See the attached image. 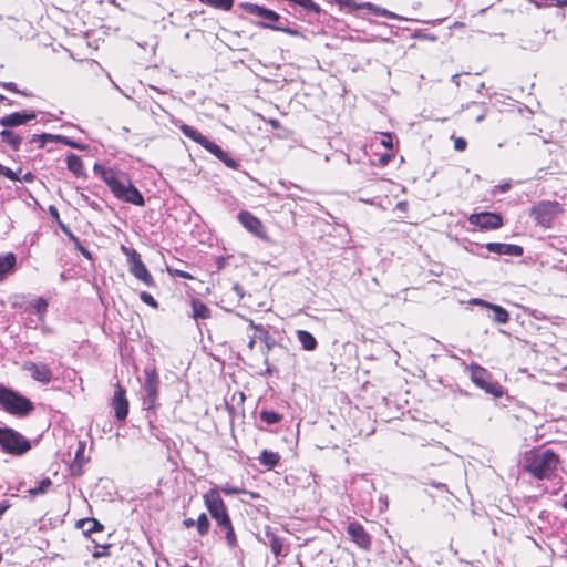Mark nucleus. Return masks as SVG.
<instances>
[{"instance_id": "10", "label": "nucleus", "mask_w": 567, "mask_h": 567, "mask_svg": "<svg viewBox=\"0 0 567 567\" xmlns=\"http://www.w3.org/2000/svg\"><path fill=\"white\" fill-rule=\"evenodd\" d=\"M143 389L145 391L144 404L145 410L156 414L157 409L159 406L158 398H159V389H161V380L159 375L155 368L146 369L144 371V384Z\"/></svg>"}, {"instance_id": "33", "label": "nucleus", "mask_w": 567, "mask_h": 567, "mask_svg": "<svg viewBox=\"0 0 567 567\" xmlns=\"http://www.w3.org/2000/svg\"><path fill=\"white\" fill-rule=\"evenodd\" d=\"M199 536H206L210 529V522L206 513H200L195 523Z\"/></svg>"}, {"instance_id": "36", "label": "nucleus", "mask_w": 567, "mask_h": 567, "mask_svg": "<svg viewBox=\"0 0 567 567\" xmlns=\"http://www.w3.org/2000/svg\"><path fill=\"white\" fill-rule=\"evenodd\" d=\"M52 141H54V135L43 133L40 135H33L30 142L38 143L39 147L42 148L45 146L47 142H52Z\"/></svg>"}, {"instance_id": "42", "label": "nucleus", "mask_w": 567, "mask_h": 567, "mask_svg": "<svg viewBox=\"0 0 567 567\" xmlns=\"http://www.w3.org/2000/svg\"><path fill=\"white\" fill-rule=\"evenodd\" d=\"M452 140L454 142V150L457 152H463L467 147V142L464 137H456L452 136Z\"/></svg>"}, {"instance_id": "58", "label": "nucleus", "mask_w": 567, "mask_h": 567, "mask_svg": "<svg viewBox=\"0 0 567 567\" xmlns=\"http://www.w3.org/2000/svg\"><path fill=\"white\" fill-rule=\"evenodd\" d=\"M0 101H2V102H3V101H6V104H8V105H12V102H11L10 100H8V99H7L6 96H3V95H0Z\"/></svg>"}, {"instance_id": "38", "label": "nucleus", "mask_w": 567, "mask_h": 567, "mask_svg": "<svg viewBox=\"0 0 567 567\" xmlns=\"http://www.w3.org/2000/svg\"><path fill=\"white\" fill-rule=\"evenodd\" d=\"M140 299L147 306H150L151 308L153 309H158L159 305L158 302L154 299V297L146 292V291H142L140 293Z\"/></svg>"}, {"instance_id": "34", "label": "nucleus", "mask_w": 567, "mask_h": 567, "mask_svg": "<svg viewBox=\"0 0 567 567\" xmlns=\"http://www.w3.org/2000/svg\"><path fill=\"white\" fill-rule=\"evenodd\" d=\"M259 417L266 424H277L281 422L282 415L272 410H261Z\"/></svg>"}, {"instance_id": "47", "label": "nucleus", "mask_w": 567, "mask_h": 567, "mask_svg": "<svg viewBox=\"0 0 567 567\" xmlns=\"http://www.w3.org/2000/svg\"><path fill=\"white\" fill-rule=\"evenodd\" d=\"M54 141L62 142L63 144L69 145L71 147H78V144L69 140L66 136L54 135Z\"/></svg>"}, {"instance_id": "12", "label": "nucleus", "mask_w": 567, "mask_h": 567, "mask_svg": "<svg viewBox=\"0 0 567 567\" xmlns=\"http://www.w3.org/2000/svg\"><path fill=\"white\" fill-rule=\"evenodd\" d=\"M238 221L241 226L257 238L268 241L269 236L264 223L248 210H240L237 215Z\"/></svg>"}, {"instance_id": "8", "label": "nucleus", "mask_w": 567, "mask_h": 567, "mask_svg": "<svg viewBox=\"0 0 567 567\" xmlns=\"http://www.w3.org/2000/svg\"><path fill=\"white\" fill-rule=\"evenodd\" d=\"M1 450L10 455L20 456L31 450V443L21 433L11 427H0Z\"/></svg>"}, {"instance_id": "31", "label": "nucleus", "mask_w": 567, "mask_h": 567, "mask_svg": "<svg viewBox=\"0 0 567 567\" xmlns=\"http://www.w3.org/2000/svg\"><path fill=\"white\" fill-rule=\"evenodd\" d=\"M48 306V301L43 297H38L31 301V307L41 321L44 320Z\"/></svg>"}, {"instance_id": "56", "label": "nucleus", "mask_w": 567, "mask_h": 567, "mask_svg": "<svg viewBox=\"0 0 567 567\" xmlns=\"http://www.w3.org/2000/svg\"><path fill=\"white\" fill-rule=\"evenodd\" d=\"M498 187H499L501 192L505 193L511 188V185L504 184V185H499Z\"/></svg>"}, {"instance_id": "7", "label": "nucleus", "mask_w": 567, "mask_h": 567, "mask_svg": "<svg viewBox=\"0 0 567 567\" xmlns=\"http://www.w3.org/2000/svg\"><path fill=\"white\" fill-rule=\"evenodd\" d=\"M120 250L126 256L130 274L148 288L156 287V281L142 260L141 254L125 245H121Z\"/></svg>"}, {"instance_id": "55", "label": "nucleus", "mask_w": 567, "mask_h": 567, "mask_svg": "<svg viewBox=\"0 0 567 567\" xmlns=\"http://www.w3.org/2000/svg\"><path fill=\"white\" fill-rule=\"evenodd\" d=\"M244 494H247L250 498L252 499H256V498H259V494L256 493V492H252V491H246L245 489V493Z\"/></svg>"}, {"instance_id": "2", "label": "nucleus", "mask_w": 567, "mask_h": 567, "mask_svg": "<svg viewBox=\"0 0 567 567\" xmlns=\"http://www.w3.org/2000/svg\"><path fill=\"white\" fill-rule=\"evenodd\" d=\"M94 172L107 185L117 199L136 206L145 205L142 193L133 185L127 173L102 166H95Z\"/></svg>"}, {"instance_id": "9", "label": "nucleus", "mask_w": 567, "mask_h": 567, "mask_svg": "<svg viewBox=\"0 0 567 567\" xmlns=\"http://www.w3.org/2000/svg\"><path fill=\"white\" fill-rule=\"evenodd\" d=\"M471 381L486 393L494 398H502L505 394V389L497 381H494L492 374L477 363L468 365Z\"/></svg>"}, {"instance_id": "16", "label": "nucleus", "mask_w": 567, "mask_h": 567, "mask_svg": "<svg viewBox=\"0 0 567 567\" xmlns=\"http://www.w3.org/2000/svg\"><path fill=\"white\" fill-rule=\"evenodd\" d=\"M22 370L28 372L34 381L42 384H49L53 379L51 368L43 362L25 361Z\"/></svg>"}, {"instance_id": "27", "label": "nucleus", "mask_w": 567, "mask_h": 567, "mask_svg": "<svg viewBox=\"0 0 567 567\" xmlns=\"http://www.w3.org/2000/svg\"><path fill=\"white\" fill-rule=\"evenodd\" d=\"M296 336L305 350L313 351L317 348L318 342L310 332L306 330H298L296 332Z\"/></svg>"}, {"instance_id": "43", "label": "nucleus", "mask_w": 567, "mask_h": 567, "mask_svg": "<svg viewBox=\"0 0 567 567\" xmlns=\"http://www.w3.org/2000/svg\"><path fill=\"white\" fill-rule=\"evenodd\" d=\"M61 230L71 239L76 240V236L71 231V229L60 219L56 221Z\"/></svg>"}, {"instance_id": "28", "label": "nucleus", "mask_w": 567, "mask_h": 567, "mask_svg": "<svg viewBox=\"0 0 567 567\" xmlns=\"http://www.w3.org/2000/svg\"><path fill=\"white\" fill-rule=\"evenodd\" d=\"M66 166L75 176H82L84 174V164L82 158L76 154H70L66 156Z\"/></svg>"}, {"instance_id": "14", "label": "nucleus", "mask_w": 567, "mask_h": 567, "mask_svg": "<svg viewBox=\"0 0 567 567\" xmlns=\"http://www.w3.org/2000/svg\"><path fill=\"white\" fill-rule=\"evenodd\" d=\"M468 223L481 230H495L503 226V217L498 213L482 212L470 215Z\"/></svg>"}, {"instance_id": "32", "label": "nucleus", "mask_w": 567, "mask_h": 567, "mask_svg": "<svg viewBox=\"0 0 567 567\" xmlns=\"http://www.w3.org/2000/svg\"><path fill=\"white\" fill-rule=\"evenodd\" d=\"M489 309L494 312L493 320L495 322L501 323V324H505L508 322L509 313L505 308H503L498 305L492 303Z\"/></svg>"}, {"instance_id": "6", "label": "nucleus", "mask_w": 567, "mask_h": 567, "mask_svg": "<svg viewBox=\"0 0 567 567\" xmlns=\"http://www.w3.org/2000/svg\"><path fill=\"white\" fill-rule=\"evenodd\" d=\"M241 7L245 9L246 12L261 18L264 21L259 22L258 24L262 28L281 31L292 37L300 35V32L297 29H291L288 27H284L281 24H277V22L280 21V16L274 10L249 2L243 3Z\"/></svg>"}, {"instance_id": "53", "label": "nucleus", "mask_w": 567, "mask_h": 567, "mask_svg": "<svg viewBox=\"0 0 567 567\" xmlns=\"http://www.w3.org/2000/svg\"><path fill=\"white\" fill-rule=\"evenodd\" d=\"M80 252H81L85 258H87V259H92V255H91V252H90L86 248L81 247Z\"/></svg>"}, {"instance_id": "1", "label": "nucleus", "mask_w": 567, "mask_h": 567, "mask_svg": "<svg viewBox=\"0 0 567 567\" xmlns=\"http://www.w3.org/2000/svg\"><path fill=\"white\" fill-rule=\"evenodd\" d=\"M564 460L558 450L540 444L522 454L520 470L536 481H554L563 471Z\"/></svg>"}, {"instance_id": "57", "label": "nucleus", "mask_w": 567, "mask_h": 567, "mask_svg": "<svg viewBox=\"0 0 567 567\" xmlns=\"http://www.w3.org/2000/svg\"><path fill=\"white\" fill-rule=\"evenodd\" d=\"M72 241L74 243L75 247H76V248H78V250L80 251V250H81V247H83V246H82V244H81V241H80V239L76 237V240H72Z\"/></svg>"}, {"instance_id": "11", "label": "nucleus", "mask_w": 567, "mask_h": 567, "mask_svg": "<svg viewBox=\"0 0 567 567\" xmlns=\"http://www.w3.org/2000/svg\"><path fill=\"white\" fill-rule=\"evenodd\" d=\"M347 534L350 540L355 545L357 548L364 553H369L372 549V535L365 529V527L358 520H352L347 525Z\"/></svg>"}, {"instance_id": "49", "label": "nucleus", "mask_w": 567, "mask_h": 567, "mask_svg": "<svg viewBox=\"0 0 567 567\" xmlns=\"http://www.w3.org/2000/svg\"><path fill=\"white\" fill-rule=\"evenodd\" d=\"M472 302L474 305L482 306V307L487 308V309H489V307L492 305L491 302H488L486 300H483V299H474Z\"/></svg>"}, {"instance_id": "35", "label": "nucleus", "mask_w": 567, "mask_h": 567, "mask_svg": "<svg viewBox=\"0 0 567 567\" xmlns=\"http://www.w3.org/2000/svg\"><path fill=\"white\" fill-rule=\"evenodd\" d=\"M52 484L53 483H52L51 478L45 477V478L41 480V482L39 483V485L37 487L30 488L28 491V493L31 497H37L39 495H43L51 488Z\"/></svg>"}, {"instance_id": "4", "label": "nucleus", "mask_w": 567, "mask_h": 567, "mask_svg": "<svg viewBox=\"0 0 567 567\" xmlns=\"http://www.w3.org/2000/svg\"><path fill=\"white\" fill-rule=\"evenodd\" d=\"M0 406L19 417H24L34 410L30 399L3 385H0Z\"/></svg>"}, {"instance_id": "23", "label": "nucleus", "mask_w": 567, "mask_h": 567, "mask_svg": "<svg viewBox=\"0 0 567 567\" xmlns=\"http://www.w3.org/2000/svg\"><path fill=\"white\" fill-rule=\"evenodd\" d=\"M249 327L255 331V337L265 343L268 350H270L275 346V340L272 339L269 331L262 324H256L251 319L247 320Z\"/></svg>"}, {"instance_id": "52", "label": "nucleus", "mask_w": 567, "mask_h": 567, "mask_svg": "<svg viewBox=\"0 0 567 567\" xmlns=\"http://www.w3.org/2000/svg\"><path fill=\"white\" fill-rule=\"evenodd\" d=\"M268 123L270 124V126H271L272 128H279V127H280V123H279V121H278V120H276V118H270V120L268 121Z\"/></svg>"}, {"instance_id": "44", "label": "nucleus", "mask_w": 567, "mask_h": 567, "mask_svg": "<svg viewBox=\"0 0 567 567\" xmlns=\"http://www.w3.org/2000/svg\"><path fill=\"white\" fill-rule=\"evenodd\" d=\"M2 86H3L6 90H8V91H10V92H12V93L22 94V95L27 96V94H25L24 92H21V91L18 89L17 84H16V83H13V82H4V83H2Z\"/></svg>"}, {"instance_id": "22", "label": "nucleus", "mask_w": 567, "mask_h": 567, "mask_svg": "<svg viewBox=\"0 0 567 567\" xmlns=\"http://www.w3.org/2000/svg\"><path fill=\"white\" fill-rule=\"evenodd\" d=\"M76 528H82L85 536L93 533H102L104 530L103 524L96 518H82L75 523Z\"/></svg>"}, {"instance_id": "25", "label": "nucleus", "mask_w": 567, "mask_h": 567, "mask_svg": "<svg viewBox=\"0 0 567 567\" xmlns=\"http://www.w3.org/2000/svg\"><path fill=\"white\" fill-rule=\"evenodd\" d=\"M17 265V257L13 252H8L3 256H0V281L4 279V277L11 272Z\"/></svg>"}, {"instance_id": "24", "label": "nucleus", "mask_w": 567, "mask_h": 567, "mask_svg": "<svg viewBox=\"0 0 567 567\" xmlns=\"http://www.w3.org/2000/svg\"><path fill=\"white\" fill-rule=\"evenodd\" d=\"M280 460V454L270 450H262L258 457L259 464L265 466L268 471L275 468Z\"/></svg>"}, {"instance_id": "5", "label": "nucleus", "mask_w": 567, "mask_h": 567, "mask_svg": "<svg viewBox=\"0 0 567 567\" xmlns=\"http://www.w3.org/2000/svg\"><path fill=\"white\" fill-rule=\"evenodd\" d=\"M564 212L563 205L556 200H540L530 207L529 216L533 217L537 226L549 229Z\"/></svg>"}, {"instance_id": "17", "label": "nucleus", "mask_w": 567, "mask_h": 567, "mask_svg": "<svg viewBox=\"0 0 567 567\" xmlns=\"http://www.w3.org/2000/svg\"><path fill=\"white\" fill-rule=\"evenodd\" d=\"M213 519L216 523V526L219 527L224 534L225 539L229 548H236L238 547V538L237 534L235 532L229 512L223 513L218 516L213 517Z\"/></svg>"}, {"instance_id": "29", "label": "nucleus", "mask_w": 567, "mask_h": 567, "mask_svg": "<svg viewBox=\"0 0 567 567\" xmlns=\"http://www.w3.org/2000/svg\"><path fill=\"white\" fill-rule=\"evenodd\" d=\"M0 138L2 143L8 144L13 151H18L22 138L10 130H2L0 132Z\"/></svg>"}, {"instance_id": "39", "label": "nucleus", "mask_w": 567, "mask_h": 567, "mask_svg": "<svg viewBox=\"0 0 567 567\" xmlns=\"http://www.w3.org/2000/svg\"><path fill=\"white\" fill-rule=\"evenodd\" d=\"M111 547L110 544L107 545H96L95 550L92 554V557L94 559H100L102 557H106L110 555L109 548Z\"/></svg>"}, {"instance_id": "54", "label": "nucleus", "mask_w": 567, "mask_h": 567, "mask_svg": "<svg viewBox=\"0 0 567 567\" xmlns=\"http://www.w3.org/2000/svg\"><path fill=\"white\" fill-rule=\"evenodd\" d=\"M256 339H257V338H256V337H255V334H254V336L249 339V341H248V348H249V350H250V351L255 348Z\"/></svg>"}, {"instance_id": "46", "label": "nucleus", "mask_w": 567, "mask_h": 567, "mask_svg": "<svg viewBox=\"0 0 567 567\" xmlns=\"http://www.w3.org/2000/svg\"><path fill=\"white\" fill-rule=\"evenodd\" d=\"M393 157L394 155L392 153L382 154L379 157V165L382 167L386 166L393 159Z\"/></svg>"}, {"instance_id": "48", "label": "nucleus", "mask_w": 567, "mask_h": 567, "mask_svg": "<svg viewBox=\"0 0 567 567\" xmlns=\"http://www.w3.org/2000/svg\"><path fill=\"white\" fill-rule=\"evenodd\" d=\"M50 215L53 217L55 221L60 220V214L59 210L54 206L49 207Z\"/></svg>"}, {"instance_id": "40", "label": "nucleus", "mask_w": 567, "mask_h": 567, "mask_svg": "<svg viewBox=\"0 0 567 567\" xmlns=\"http://www.w3.org/2000/svg\"><path fill=\"white\" fill-rule=\"evenodd\" d=\"M0 175L7 177L10 181H20L18 174L3 164H0Z\"/></svg>"}, {"instance_id": "13", "label": "nucleus", "mask_w": 567, "mask_h": 567, "mask_svg": "<svg viewBox=\"0 0 567 567\" xmlns=\"http://www.w3.org/2000/svg\"><path fill=\"white\" fill-rule=\"evenodd\" d=\"M126 389L116 382L114 385V393L111 399V406L114 410V416L117 421L124 422L127 419L130 411V401L127 399Z\"/></svg>"}, {"instance_id": "18", "label": "nucleus", "mask_w": 567, "mask_h": 567, "mask_svg": "<svg viewBox=\"0 0 567 567\" xmlns=\"http://www.w3.org/2000/svg\"><path fill=\"white\" fill-rule=\"evenodd\" d=\"M336 2L340 6V7H346L350 10H355V9H361V8H365L368 9L370 12H372L373 14L375 16H380V17H385V18H389V19H398V16L384 8H380L371 2H365V3H362V4H358L355 3L354 0H336Z\"/></svg>"}, {"instance_id": "15", "label": "nucleus", "mask_w": 567, "mask_h": 567, "mask_svg": "<svg viewBox=\"0 0 567 567\" xmlns=\"http://www.w3.org/2000/svg\"><path fill=\"white\" fill-rule=\"evenodd\" d=\"M203 503L212 518L228 512L218 486H213L203 494Z\"/></svg>"}, {"instance_id": "20", "label": "nucleus", "mask_w": 567, "mask_h": 567, "mask_svg": "<svg viewBox=\"0 0 567 567\" xmlns=\"http://www.w3.org/2000/svg\"><path fill=\"white\" fill-rule=\"evenodd\" d=\"M265 537H266V540H264L265 545H268L270 547L271 553L276 557L287 555V553H284V550H285L284 538L280 537L274 528H271L270 526H266Z\"/></svg>"}, {"instance_id": "37", "label": "nucleus", "mask_w": 567, "mask_h": 567, "mask_svg": "<svg viewBox=\"0 0 567 567\" xmlns=\"http://www.w3.org/2000/svg\"><path fill=\"white\" fill-rule=\"evenodd\" d=\"M219 487V493H224L225 495H238V494H243L245 493V489L244 488H239L237 486H233L230 484H225L223 486H218Z\"/></svg>"}, {"instance_id": "30", "label": "nucleus", "mask_w": 567, "mask_h": 567, "mask_svg": "<svg viewBox=\"0 0 567 567\" xmlns=\"http://www.w3.org/2000/svg\"><path fill=\"white\" fill-rule=\"evenodd\" d=\"M200 3L221 11H230L234 0H198Z\"/></svg>"}, {"instance_id": "41", "label": "nucleus", "mask_w": 567, "mask_h": 567, "mask_svg": "<svg viewBox=\"0 0 567 567\" xmlns=\"http://www.w3.org/2000/svg\"><path fill=\"white\" fill-rule=\"evenodd\" d=\"M381 135L383 136V138L381 140V145L384 146L388 150H392L393 148V135H392V133L383 132V133H381Z\"/></svg>"}, {"instance_id": "50", "label": "nucleus", "mask_w": 567, "mask_h": 567, "mask_svg": "<svg viewBox=\"0 0 567 567\" xmlns=\"http://www.w3.org/2000/svg\"><path fill=\"white\" fill-rule=\"evenodd\" d=\"M35 176L33 175V173L31 172H28L25 173L22 178H20V181H24V182H28V183H32L34 181Z\"/></svg>"}, {"instance_id": "26", "label": "nucleus", "mask_w": 567, "mask_h": 567, "mask_svg": "<svg viewBox=\"0 0 567 567\" xmlns=\"http://www.w3.org/2000/svg\"><path fill=\"white\" fill-rule=\"evenodd\" d=\"M192 310L194 319H208L212 316L210 309L199 299H192Z\"/></svg>"}, {"instance_id": "3", "label": "nucleus", "mask_w": 567, "mask_h": 567, "mask_svg": "<svg viewBox=\"0 0 567 567\" xmlns=\"http://www.w3.org/2000/svg\"><path fill=\"white\" fill-rule=\"evenodd\" d=\"M179 130L186 137L190 138L195 143L199 144L207 152H209L212 155H214L220 162H223L228 168H231V169L239 168L240 163L237 159L231 157L228 152L224 151L215 142L209 141L197 128H195L190 125H187V124H181Z\"/></svg>"}, {"instance_id": "21", "label": "nucleus", "mask_w": 567, "mask_h": 567, "mask_svg": "<svg viewBox=\"0 0 567 567\" xmlns=\"http://www.w3.org/2000/svg\"><path fill=\"white\" fill-rule=\"evenodd\" d=\"M486 249L494 254L515 257H520L524 254L523 247L515 244L488 243Z\"/></svg>"}, {"instance_id": "51", "label": "nucleus", "mask_w": 567, "mask_h": 567, "mask_svg": "<svg viewBox=\"0 0 567 567\" xmlns=\"http://www.w3.org/2000/svg\"><path fill=\"white\" fill-rule=\"evenodd\" d=\"M195 523H196V520L193 519V518H186V519L183 520V525L186 528H190V527L195 526Z\"/></svg>"}, {"instance_id": "19", "label": "nucleus", "mask_w": 567, "mask_h": 567, "mask_svg": "<svg viewBox=\"0 0 567 567\" xmlns=\"http://www.w3.org/2000/svg\"><path fill=\"white\" fill-rule=\"evenodd\" d=\"M37 117V114L33 111H22L14 112L8 115H4L0 118V125L3 127H16L20 125H24L30 121H33Z\"/></svg>"}, {"instance_id": "45", "label": "nucleus", "mask_w": 567, "mask_h": 567, "mask_svg": "<svg viewBox=\"0 0 567 567\" xmlns=\"http://www.w3.org/2000/svg\"><path fill=\"white\" fill-rule=\"evenodd\" d=\"M169 272H171L173 276H176V277H179V278H183V279H188V280H193V279H195V278H194L189 272L184 271V270H179V269L171 270V269H169Z\"/></svg>"}]
</instances>
